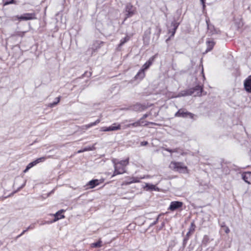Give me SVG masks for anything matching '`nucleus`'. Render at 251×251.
<instances>
[{
  "instance_id": "nucleus-1",
  "label": "nucleus",
  "mask_w": 251,
  "mask_h": 251,
  "mask_svg": "<svg viewBox=\"0 0 251 251\" xmlns=\"http://www.w3.org/2000/svg\"><path fill=\"white\" fill-rule=\"evenodd\" d=\"M113 162L114 163V171L112 176V177L123 174L126 172V167L129 164V158L117 162L113 161Z\"/></svg>"
},
{
  "instance_id": "nucleus-2",
  "label": "nucleus",
  "mask_w": 251,
  "mask_h": 251,
  "mask_svg": "<svg viewBox=\"0 0 251 251\" xmlns=\"http://www.w3.org/2000/svg\"><path fill=\"white\" fill-rule=\"evenodd\" d=\"M169 168L175 171H183L184 173L188 172L187 167L181 162L172 161L169 165Z\"/></svg>"
},
{
  "instance_id": "nucleus-3",
  "label": "nucleus",
  "mask_w": 251,
  "mask_h": 251,
  "mask_svg": "<svg viewBox=\"0 0 251 251\" xmlns=\"http://www.w3.org/2000/svg\"><path fill=\"white\" fill-rule=\"evenodd\" d=\"M104 181V179L103 178H101L100 179H92L89 181L85 186V189L88 190L89 189H93L95 188L96 186L99 185L100 184L103 183Z\"/></svg>"
},
{
  "instance_id": "nucleus-4",
  "label": "nucleus",
  "mask_w": 251,
  "mask_h": 251,
  "mask_svg": "<svg viewBox=\"0 0 251 251\" xmlns=\"http://www.w3.org/2000/svg\"><path fill=\"white\" fill-rule=\"evenodd\" d=\"M175 116L176 117H189L191 119H193L194 118V115L193 113L187 111L185 109L181 108L179 109L177 112L176 113Z\"/></svg>"
},
{
  "instance_id": "nucleus-5",
  "label": "nucleus",
  "mask_w": 251,
  "mask_h": 251,
  "mask_svg": "<svg viewBox=\"0 0 251 251\" xmlns=\"http://www.w3.org/2000/svg\"><path fill=\"white\" fill-rule=\"evenodd\" d=\"M121 129V126L119 123H114L111 126L107 127L103 126L100 128V131L106 132V131H116L120 130Z\"/></svg>"
},
{
  "instance_id": "nucleus-6",
  "label": "nucleus",
  "mask_w": 251,
  "mask_h": 251,
  "mask_svg": "<svg viewBox=\"0 0 251 251\" xmlns=\"http://www.w3.org/2000/svg\"><path fill=\"white\" fill-rule=\"evenodd\" d=\"M17 18L20 21L35 20L37 19L36 15L35 13H26L20 16H17Z\"/></svg>"
},
{
  "instance_id": "nucleus-7",
  "label": "nucleus",
  "mask_w": 251,
  "mask_h": 251,
  "mask_svg": "<svg viewBox=\"0 0 251 251\" xmlns=\"http://www.w3.org/2000/svg\"><path fill=\"white\" fill-rule=\"evenodd\" d=\"M126 11L127 13L126 14V18H128L135 14L136 8L131 4L128 3L126 6Z\"/></svg>"
},
{
  "instance_id": "nucleus-8",
  "label": "nucleus",
  "mask_w": 251,
  "mask_h": 251,
  "mask_svg": "<svg viewBox=\"0 0 251 251\" xmlns=\"http://www.w3.org/2000/svg\"><path fill=\"white\" fill-rule=\"evenodd\" d=\"M183 205V202L178 201H174L171 202L169 210L174 211L177 209L181 208Z\"/></svg>"
},
{
  "instance_id": "nucleus-9",
  "label": "nucleus",
  "mask_w": 251,
  "mask_h": 251,
  "mask_svg": "<svg viewBox=\"0 0 251 251\" xmlns=\"http://www.w3.org/2000/svg\"><path fill=\"white\" fill-rule=\"evenodd\" d=\"M244 87L247 92L251 93V75L244 80Z\"/></svg>"
},
{
  "instance_id": "nucleus-10",
  "label": "nucleus",
  "mask_w": 251,
  "mask_h": 251,
  "mask_svg": "<svg viewBox=\"0 0 251 251\" xmlns=\"http://www.w3.org/2000/svg\"><path fill=\"white\" fill-rule=\"evenodd\" d=\"M157 54H155L150 57L149 59L143 65L142 69L145 71L148 69L150 67L152 64L153 61H154Z\"/></svg>"
},
{
  "instance_id": "nucleus-11",
  "label": "nucleus",
  "mask_w": 251,
  "mask_h": 251,
  "mask_svg": "<svg viewBox=\"0 0 251 251\" xmlns=\"http://www.w3.org/2000/svg\"><path fill=\"white\" fill-rule=\"evenodd\" d=\"M171 25L173 26V28L172 29H170L168 31V34H170V36L173 37L176 32V29L179 25V23L176 22H173L171 23Z\"/></svg>"
},
{
  "instance_id": "nucleus-12",
  "label": "nucleus",
  "mask_w": 251,
  "mask_h": 251,
  "mask_svg": "<svg viewBox=\"0 0 251 251\" xmlns=\"http://www.w3.org/2000/svg\"><path fill=\"white\" fill-rule=\"evenodd\" d=\"M140 182V178L137 177H128L127 180L125 181L123 184L127 185L133 183H138Z\"/></svg>"
},
{
  "instance_id": "nucleus-13",
  "label": "nucleus",
  "mask_w": 251,
  "mask_h": 251,
  "mask_svg": "<svg viewBox=\"0 0 251 251\" xmlns=\"http://www.w3.org/2000/svg\"><path fill=\"white\" fill-rule=\"evenodd\" d=\"M243 179L248 184H251V172H244L242 174Z\"/></svg>"
},
{
  "instance_id": "nucleus-14",
  "label": "nucleus",
  "mask_w": 251,
  "mask_h": 251,
  "mask_svg": "<svg viewBox=\"0 0 251 251\" xmlns=\"http://www.w3.org/2000/svg\"><path fill=\"white\" fill-rule=\"evenodd\" d=\"M65 211V210L61 209L57 212L54 215V219L53 220V222H56L60 219H63L65 218L64 215H63V213Z\"/></svg>"
},
{
  "instance_id": "nucleus-15",
  "label": "nucleus",
  "mask_w": 251,
  "mask_h": 251,
  "mask_svg": "<svg viewBox=\"0 0 251 251\" xmlns=\"http://www.w3.org/2000/svg\"><path fill=\"white\" fill-rule=\"evenodd\" d=\"M100 122V119H97L94 122H92L89 123L87 125H83L81 127V129L82 130H87L88 128L95 126Z\"/></svg>"
},
{
  "instance_id": "nucleus-16",
  "label": "nucleus",
  "mask_w": 251,
  "mask_h": 251,
  "mask_svg": "<svg viewBox=\"0 0 251 251\" xmlns=\"http://www.w3.org/2000/svg\"><path fill=\"white\" fill-rule=\"evenodd\" d=\"M140 123V126H146L150 125H156V124L153 122H148L145 120V119L141 118L139 120Z\"/></svg>"
},
{
  "instance_id": "nucleus-17",
  "label": "nucleus",
  "mask_w": 251,
  "mask_h": 251,
  "mask_svg": "<svg viewBox=\"0 0 251 251\" xmlns=\"http://www.w3.org/2000/svg\"><path fill=\"white\" fill-rule=\"evenodd\" d=\"M133 108L136 111H142L146 109L148 107L145 105L137 103L133 106Z\"/></svg>"
},
{
  "instance_id": "nucleus-18",
  "label": "nucleus",
  "mask_w": 251,
  "mask_h": 251,
  "mask_svg": "<svg viewBox=\"0 0 251 251\" xmlns=\"http://www.w3.org/2000/svg\"><path fill=\"white\" fill-rule=\"evenodd\" d=\"M146 74L145 73V71L142 69H140L137 74L135 76V78L136 79H142L145 77Z\"/></svg>"
},
{
  "instance_id": "nucleus-19",
  "label": "nucleus",
  "mask_w": 251,
  "mask_h": 251,
  "mask_svg": "<svg viewBox=\"0 0 251 251\" xmlns=\"http://www.w3.org/2000/svg\"><path fill=\"white\" fill-rule=\"evenodd\" d=\"M215 44V43L213 41H207L206 45H207V49L206 50V52H209L211 51Z\"/></svg>"
},
{
  "instance_id": "nucleus-20",
  "label": "nucleus",
  "mask_w": 251,
  "mask_h": 251,
  "mask_svg": "<svg viewBox=\"0 0 251 251\" xmlns=\"http://www.w3.org/2000/svg\"><path fill=\"white\" fill-rule=\"evenodd\" d=\"M145 188L147 190L159 191V189L156 187L155 185L149 183L146 184Z\"/></svg>"
},
{
  "instance_id": "nucleus-21",
  "label": "nucleus",
  "mask_w": 251,
  "mask_h": 251,
  "mask_svg": "<svg viewBox=\"0 0 251 251\" xmlns=\"http://www.w3.org/2000/svg\"><path fill=\"white\" fill-rule=\"evenodd\" d=\"M102 241L99 239L97 242L92 243L90 245L91 248H100L102 246Z\"/></svg>"
},
{
  "instance_id": "nucleus-22",
  "label": "nucleus",
  "mask_w": 251,
  "mask_h": 251,
  "mask_svg": "<svg viewBox=\"0 0 251 251\" xmlns=\"http://www.w3.org/2000/svg\"><path fill=\"white\" fill-rule=\"evenodd\" d=\"M36 164H37L35 160L32 162H30V163H29L27 165L24 171V173L27 172L30 168H31L32 167L36 165Z\"/></svg>"
},
{
  "instance_id": "nucleus-23",
  "label": "nucleus",
  "mask_w": 251,
  "mask_h": 251,
  "mask_svg": "<svg viewBox=\"0 0 251 251\" xmlns=\"http://www.w3.org/2000/svg\"><path fill=\"white\" fill-rule=\"evenodd\" d=\"M130 37L128 36H126L125 38L122 39L120 41V43L119 44V47H122L125 43L129 40Z\"/></svg>"
},
{
  "instance_id": "nucleus-24",
  "label": "nucleus",
  "mask_w": 251,
  "mask_h": 251,
  "mask_svg": "<svg viewBox=\"0 0 251 251\" xmlns=\"http://www.w3.org/2000/svg\"><path fill=\"white\" fill-rule=\"evenodd\" d=\"M196 227V226L195 222L194 221L192 222L191 223V225H190V226L189 228V231L193 233L195 231Z\"/></svg>"
},
{
  "instance_id": "nucleus-25",
  "label": "nucleus",
  "mask_w": 251,
  "mask_h": 251,
  "mask_svg": "<svg viewBox=\"0 0 251 251\" xmlns=\"http://www.w3.org/2000/svg\"><path fill=\"white\" fill-rule=\"evenodd\" d=\"M140 126V123L139 122L138 120L134 123L128 124L126 125V127H138Z\"/></svg>"
},
{
  "instance_id": "nucleus-26",
  "label": "nucleus",
  "mask_w": 251,
  "mask_h": 251,
  "mask_svg": "<svg viewBox=\"0 0 251 251\" xmlns=\"http://www.w3.org/2000/svg\"><path fill=\"white\" fill-rule=\"evenodd\" d=\"M2 2L3 6L16 3V2L14 0H2Z\"/></svg>"
},
{
  "instance_id": "nucleus-27",
  "label": "nucleus",
  "mask_w": 251,
  "mask_h": 251,
  "mask_svg": "<svg viewBox=\"0 0 251 251\" xmlns=\"http://www.w3.org/2000/svg\"><path fill=\"white\" fill-rule=\"evenodd\" d=\"M60 100V97H57L55 99V101H54L52 103H50V104H49L50 106L52 107L54 106V105H56L57 104H58Z\"/></svg>"
},
{
  "instance_id": "nucleus-28",
  "label": "nucleus",
  "mask_w": 251,
  "mask_h": 251,
  "mask_svg": "<svg viewBox=\"0 0 251 251\" xmlns=\"http://www.w3.org/2000/svg\"><path fill=\"white\" fill-rule=\"evenodd\" d=\"M194 90L198 91V94L199 96H201V93H202V87H201V86H196L195 87Z\"/></svg>"
},
{
  "instance_id": "nucleus-29",
  "label": "nucleus",
  "mask_w": 251,
  "mask_h": 251,
  "mask_svg": "<svg viewBox=\"0 0 251 251\" xmlns=\"http://www.w3.org/2000/svg\"><path fill=\"white\" fill-rule=\"evenodd\" d=\"M209 241V237L207 235H204L202 241L203 244L206 245Z\"/></svg>"
},
{
  "instance_id": "nucleus-30",
  "label": "nucleus",
  "mask_w": 251,
  "mask_h": 251,
  "mask_svg": "<svg viewBox=\"0 0 251 251\" xmlns=\"http://www.w3.org/2000/svg\"><path fill=\"white\" fill-rule=\"evenodd\" d=\"M193 233L190 231H188V232L187 233L186 236L184 239V242H186L189 239L190 236Z\"/></svg>"
},
{
  "instance_id": "nucleus-31",
  "label": "nucleus",
  "mask_w": 251,
  "mask_h": 251,
  "mask_svg": "<svg viewBox=\"0 0 251 251\" xmlns=\"http://www.w3.org/2000/svg\"><path fill=\"white\" fill-rule=\"evenodd\" d=\"M165 151H166L168 152H169L170 153L179 152L178 151V149H176H176H166Z\"/></svg>"
},
{
  "instance_id": "nucleus-32",
  "label": "nucleus",
  "mask_w": 251,
  "mask_h": 251,
  "mask_svg": "<svg viewBox=\"0 0 251 251\" xmlns=\"http://www.w3.org/2000/svg\"><path fill=\"white\" fill-rule=\"evenodd\" d=\"M222 228L223 229V230H224V231L226 233V234H228L230 232V229L229 228H228V226H222Z\"/></svg>"
},
{
  "instance_id": "nucleus-33",
  "label": "nucleus",
  "mask_w": 251,
  "mask_h": 251,
  "mask_svg": "<svg viewBox=\"0 0 251 251\" xmlns=\"http://www.w3.org/2000/svg\"><path fill=\"white\" fill-rule=\"evenodd\" d=\"M92 148L91 147H88V148H85L82 150H79L77 151V153H81L84 151H91Z\"/></svg>"
},
{
  "instance_id": "nucleus-34",
  "label": "nucleus",
  "mask_w": 251,
  "mask_h": 251,
  "mask_svg": "<svg viewBox=\"0 0 251 251\" xmlns=\"http://www.w3.org/2000/svg\"><path fill=\"white\" fill-rule=\"evenodd\" d=\"M46 158L45 157H42L39 158H37L36 160H35L36 162H37V164L44 162L46 160Z\"/></svg>"
},
{
  "instance_id": "nucleus-35",
  "label": "nucleus",
  "mask_w": 251,
  "mask_h": 251,
  "mask_svg": "<svg viewBox=\"0 0 251 251\" xmlns=\"http://www.w3.org/2000/svg\"><path fill=\"white\" fill-rule=\"evenodd\" d=\"M29 228V227H28L26 229L24 230L20 235H19L17 236V238H19V237H21V236H22L25 232H26L28 230V229Z\"/></svg>"
},
{
  "instance_id": "nucleus-36",
  "label": "nucleus",
  "mask_w": 251,
  "mask_h": 251,
  "mask_svg": "<svg viewBox=\"0 0 251 251\" xmlns=\"http://www.w3.org/2000/svg\"><path fill=\"white\" fill-rule=\"evenodd\" d=\"M205 0H201V1L202 4V7H203V9L204 10L205 8Z\"/></svg>"
},
{
  "instance_id": "nucleus-37",
  "label": "nucleus",
  "mask_w": 251,
  "mask_h": 251,
  "mask_svg": "<svg viewBox=\"0 0 251 251\" xmlns=\"http://www.w3.org/2000/svg\"><path fill=\"white\" fill-rule=\"evenodd\" d=\"M150 115V113H146L144 115H143V116L141 117L143 119H145L146 118H147L149 115Z\"/></svg>"
},
{
  "instance_id": "nucleus-38",
  "label": "nucleus",
  "mask_w": 251,
  "mask_h": 251,
  "mask_svg": "<svg viewBox=\"0 0 251 251\" xmlns=\"http://www.w3.org/2000/svg\"><path fill=\"white\" fill-rule=\"evenodd\" d=\"M161 215H162V214H159V215L158 216V217H157V219H156V220L154 222V223H153L154 224H156L158 223V219H159V217H160Z\"/></svg>"
},
{
  "instance_id": "nucleus-39",
  "label": "nucleus",
  "mask_w": 251,
  "mask_h": 251,
  "mask_svg": "<svg viewBox=\"0 0 251 251\" xmlns=\"http://www.w3.org/2000/svg\"><path fill=\"white\" fill-rule=\"evenodd\" d=\"M209 22H210L209 19H206V24H207V25L208 27H209Z\"/></svg>"
},
{
  "instance_id": "nucleus-40",
  "label": "nucleus",
  "mask_w": 251,
  "mask_h": 251,
  "mask_svg": "<svg viewBox=\"0 0 251 251\" xmlns=\"http://www.w3.org/2000/svg\"><path fill=\"white\" fill-rule=\"evenodd\" d=\"M180 154H181V155H184L187 154V153H186V152H184V151H182L180 152Z\"/></svg>"
},
{
  "instance_id": "nucleus-41",
  "label": "nucleus",
  "mask_w": 251,
  "mask_h": 251,
  "mask_svg": "<svg viewBox=\"0 0 251 251\" xmlns=\"http://www.w3.org/2000/svg\"><path fill=\"white\" fill-rule=\"evenodd\" d=\"M172 38H173V37H171V36H170L168 37V38H167V39H166V42H168L169 40H170L172 39Z\"/></svg>"
},
{
  "instance_id": "nucleus-42",
  "label": "nucleus",
  "mask_w": 251,
  "mask_h": 251,
  "mask_svg": "<svg viewBox=\"0 0 251 251\" xmlns=\"http://www.w3.org/2000/svg\"><path fill=\"white\" fill-rule=\"evenodd\" d=\"M147 144H148V142H145L144 143V144H145V145H147Z\"/></svg>"
}]
</instances>
